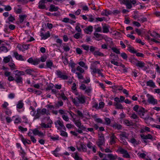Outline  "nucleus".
Wrapping results in <instances>:
<instances>
[{
  "mask_svg": "<svg viewBox=\"0 0 160 160\" xmlns=\"http://www.w3.org/2000/svg\"><path fill=\"white\" fill-rule=\"evenodd\" d=\"M77 113L78 114V115L80 117H81L82 118H83L84 117L82 113L79 110H78L77 111Z\"/></svg>",
  "mask_w": 160,
  "mask_h": 160,
  "instance_id": "60",
  "label": "nucleus"
},
{
  "mask_svg": "<svg viewBox=\"0 0 160 160\" xmlns=\"http://www.w3.org/2000/svg\"><path fill=\"white\" fill-rule=\"evenodd\" d=\"M116 138V137L114 135V134H113L112 136L110 137L111 139V144H114L116 142L115 141V139Z\"/></svg>",
  "mask_w": 160,
  "mask_h": 160,
  "instance_id": "24",
  "label": "nucleus"
},
{
  "mask_svg": "<svg viewBox=\"0 0 160 160\" xmlns=\"http://www.w3.org/2000/svg\"><path fill=\"white\" fill-rule=\"evenodd\" d=\"M9 66L11 67L12 70H14L15 69V64L13 62H10L8 64Z\"/></svg>",
  "mask_w": 160,
  "mask_h": 160,
  "instance_id": "43",
  "label": "nucleus"
},
{
  "mask_svg": "<svg viewBox=\"0 0 160 160\" xmlns=\"http://www.w3.org/2000/svg\"><path fill=\"white\" fill-rule=\"evenodd\" d=\"M73 122L75 125L78 128V129L77 131L79 133H82V131L87 132L86 130V128L83 125H82V123L80 120H76L75 118L74 119Z\"/></svg>",
  "mask_w": 160,
  "mask_h": 160,
  "instance_id": "1",
  "label": "nucleus"
},
{
  "mask_svg": "<svg viewBox=\"0 0 160 160\" xmlns=\"http://www.w3.org/2000/svg\"><path fill=\"white\" fill-rule=\"evenodd\" d=\"M93 27L92 26H89L87 28L84 29L85 32L87 34H90L92 31Z\"/></svg>",
  "mask_w": 160,
  "mask_h": 160,
  "instance_id": "15",
  "label": "nucleus"
},
{
  "mask_svg": "<svg viewBox=\"0 0 160 160\" xmlns=\"http://www.w3.org/2000/svg\"><path fill=\"white\" fill-rule=\"evenodd\" d=\"M113 127L115 128V129L119 130L121 129L122 126L120 124L115 123L113 125Z\"/></svg>",
  "mask_w": 160,
  "mask_h": 160,
  "instance_id": "37",
  "label": "nucleus"
},
{
  "mask_svg": "<svg viewBox=\"0 0 160 160\" xmlns=\"http://www.w3.org/2000/svg\"><path fill=\"white\" fill-rule=\"evenodd\" d=\"M41 126L42 128H50L52 127L51 125H49L47 124H46L44 123H42L41 124Z\"/></svg>",
  "mask_w": 160,
  "mask_h": 160,
  "instance_id": "34",
  "label": "nucleus"
},
{
  "mask_svg": "<svg viewBox=\"0 0 160 160\" xmlns=\"http://www.w3.org/2000/svg\"><path fill=\"white\" fill-rule=\"evenodd\" d=\"M141 137L143 139H152V137L151 134H148L147 135H145L144 134H141Z\"/></svg>",
  "mask_w": 160,
  "mask_h": 160,
  "instance_id": "13",
  "label": "nucleus"
},
{
  "mask_svg": "<svg viewBox=\"0 0 160 160\" xmlns=\"http://www.w3.org/2000/svg\"><path fill=\"white\" fill-rule=\"evenodd\" d=\"M140 107H139V106L138 105H136L134 106V107L133 108V110L136 111V112H138V111L139 109V108Z\"/></svg>",
  "mask_w": 160,
  "mask_h": 160,
  "instance_id": "58",
  "label": "nucleus"
},
{
  "mask_svg": "<svg viewBox=\"0 0 160 160\" xmlns=\"http://www.w3.org/2000/svg\"><path fill=\"white\" fill-rule=\"evenodd\" d=\"M46 64L47 68H51V67L53 65V63L51 60H49L46 61Z\"/></svg>",
  "mask_w": 160,
  "mask_h": 160,
  "instance_id": "22",
  "label": "nucleus"
},
{
  "mask_svg": "<svg viewBox=\"0 0 160 160\" xmlns=\"http://www.w3.org/2000/svg\"><path fill=\"white\" fill-rule=\"evenodd\" d=\"M145 63L144 62H138V63H136V65L138 67L140 68H142L144 66Z\"/></svg>",
  "mask_w": 160,
  "mask_h": 160,
  "instance_id": "33",
  "label": "nucleus"
},
{
  "mask_svg": "<svg viewBox=\"0 0 160 160\" xmlns=\"http://www.w3.org/2000/svg\"><path fill=\"white\" fill-rule=\"evenodd\" d=\"M81 73L76 72V74L77 75L79 79H83V76Z\"/></svg>",
  "mask_w": 160,
  "mask_h": 160,
  "instance_id": "51",
  "label": "nucleus"
},
{
  "mask_svg": "<svg viewBox=\"0 0 160 160\" xmlns=\"http://www.w3.org/2000/svg\"><path fill=\"white\" fill-rule=\"evenodd\" d=\"M147 96L148 98V102L149 103L153 105H155L157 104V100L155 99L152 96L148 94L147 95Z\"/></svg>",
  "mask_w": 160,
  "mask_h": 160,
  "instance_id": "3",
  "label": "nucleus"
},
{
  "mask_svg": "<svg viewBox=\"0 0 160 160\" xmlns=\"http://www.w3.org/2000/svg\"><path fill=\"white\" fill-rule=\"evenodd\" d=\"M147 112V110H145V109L144 108L140 107L139 108V109L137 112L138 113V114L140 116L141 118L144 119L145 118L144 114Z\"/></svg>",
  "mask_w": 160,
  "mask_h": 160,
  "instance_id": "5",
  "label": "nucleus"
},
{
  "mask_svg": "<svg viewBox=\"0 0 160 160\" xmlns=\"http://www.w3.org/2000/svg\"><path fill=\"white\" fill-rule=\"evenodd\" d=\"M34 135H37L39 137H43L44 136V134L41 131H39L37 128H35L33 130H31Z\"/></svg>",
  "mask_w": 160,
  "mask_h": 160,
  "instance_id": "7",
  "label": "nucleus"
},
{
  "mask_svg": "<svg viewBox=\"0 0 160 160\" xmlns=\"http://www.w3.org/2000/svg\"><path fill=\"white\" fill-rule=\"evenodd\" d=\"M8 105V104L7 102H4V103L2 105V107L6 109L7 110H8V108L7 107Z\"/></svg>",
  "mask_w": 160,
  "mask_h": 160,
  "instance_id": "48",
  "label": "nucleus"
},
{
  "mask_svg": "<svg viewBox=\"0 0 160 160\" xmlns=\"http://www.w3.org/2000/svg\"><path fill=\"white\" fill-rule=\"evenodd\" d=\"M41 36L42 37V39H46L50 37V34L48 31L45 34H44L43 32H41Z\"/></svg>",
  "mask_w": 160,
  "mask_h": 160,
  "instance_id": "10",
  "label": "nucleus"
},
{
  "mask_svg": "<svg viewBox=\"0 0 160 160\" xmlns=\"http://www.w3.org/2000/svg\"><path fill=\"white\" fill-rule=\"evenodd\" d=\"M14 54L16 59L22 61L25 60L23 58L22 56L21 55H19L17 52H14Z\"/></svg>",
  "mask_w": 160,
  "mask_h": 160,
  "instance_id": "14",
  "label": "nucleus"
},
{
  "mask_svg": "<svg viewBox=\"0 0 160 160\" xmlns=\"http://www.w3.org/2000/svg\"><path fill=\"white\" fill-rule=\"evenodd\" d=\"M123 4L125 5L128 9H131L132 7V5L129 0H123L122 1Z\"/></svg>",
  "mask_w": 160,
  "mask_h": 160,
  "instance_id": "9",
  "label": "nucleus"
},
{
  "mask_svg": "<svg viewBox=\"0 0 160 160\" xmlns=\"http://www.w3.org/2000/svg\"><path fill=\"white\" fill-rule=\"evenodd\" d=\"M40 62V60L38 58H36L35 60H33L32 63H31L34 65L38 64Z\"/></svg>",
  "mask_w": 160,
  "mask_h": 160,
  "instance_id": "31",
  "label": "nucleus"
},
{
  "mask_svg": "<svg viewBox=\"0 0 160 160\" xmlns=\"http://www.w3.org/2000/svg\"><path fill=\"white\" fill-rule=\"evenodd\" d=\"M113 105L116 107V109H122L123 108L122 105L119 103H114Z\"/></svg>",
  "mask_w": 160,
  "mask_h": 160,
  "instance_id": "20",
  "label": "nucleus"
},
{
  "mask_svg": "<svg viewBox=\"0 0 160 160\" xmlns=\"http://www.w3.org/2000/svg\"><path fill=\"white\" fill-rule=\"evenodd\" d=\"M24 104L22 101H19L17 105V108L18 109L22 108Z\"/></svg>",
  "mask_w": 160,
  "mask_h": 160,
  "instance_id": "21",
  "label": "nucleus"
},
{
  "mask_svg": "<svg viewBox=\"0 0 160 160\" xmlns=\"http://www.w3.org/2000/svg\"><path fill=\"white\" fill-rule=\"evenodd\" d=\"M98 135L99 138L98 141L97 142V144L99 147H100L101 146L104 144L105 138L104 135L102 133H98Z\"/></svg>",
  "mask_w": 160,
  "mask_h": 160,
  "instance_id": "2",
  "label": "nucleus"
},
{
  "mask_svg": "<svg viewBox=\"0 0 160 160\" xmlns=\"http://www.w3.org/2000/svg\"><path fill=\"white\" fill-rule=\"evenodd\" d=\"M38 7L39 8L42 9H44L46 8V6L43 3H42L40 1L39 3Z\"/></svg>",
  "mask_w": 160,
  "mask_h": 160,
  "instance_id": "36",
  "label": "nucleus"
},
{
  "mask_svg": "<svg viewBox=\"0 0 160 160\" xmlns=\"http://www.w3.org/2000/svg\"><path fill=\"white\" fill-rule=\"evenodd\" d=\"M78 98L79 104V103L83 104L85 103V97L82 94L80 95H79Z\"/></svg>",
  "mask_w": 160,
  "mask_h": 160,
  "instance_id": "8",
  "label": "nucleus"
},
{
  "mask_svg": "<svg viewBox=\"0 0 160 160\" xmlns=\"http://www.w3.org/2000/svg\"><path fill=\"white\" fill-rule=\"evenodd\" d=\"M47 59V57L46 56H42L40 58V62L41 61L42 62H45Z\"/></svg>",
  "mask_w": 160,
  "mask_h": 160,
  "instance_id": "49",
  "label": "nucleus"
},
{
  "mask_svg": "<svg viewBox=\"0 0 160 160\" xmlns=\"http://www.w3.org/2000/svg\"><path fill=\"white\" fill-rule=\"evenodd\" d=\"M118 151H119L121 154H124L123 156V157L127 158H130V155L128 153L127 150L120 148H118Z\"/></svg>",
  "mask_w": 160,
  "mask_h": 160,
  "instance_id": "4",
  "label": "nucleus"
},
{
  "mask_svg": "<svg viewBox=\"0 0 160 160\" xmlns=\"http://www.w3.org/2000/svg\"><path fill=\"white\" fill-rule=\"evenodd\" d=\"M58 7H56L55 5L52 4L50 6L49 11L50 12L56 11H58Z\"/></svg>",
  "mask_w": 160,
  "mask_h": 160,
  "instance_id": "16",
  "label": "nucleus"
},
{
  "mask_svg": "<svg viewBox=\"0 0 160 160\" xmlns=\"http://www.w3.org/2000/svg\"><path fill=\"white\" fill-rule=\"evenodd\" d=\"M147 86L154 88L155 87L154 83L152 80H150L146 82Z\"/></svg>",
  "mask_w": 160,
  "mask_h": 160,
  "instance_id": "17",
  "label": "nucleus"
},
{
  "mask_svg": "<svg viewBox=\"0 0 160 160\" xmlns=\"http://www.w3.org/2000/svg\"><path fill=\"white\" fill-rule=\"evenodd\" d=\"M56 74L59 78L62 79H67L68 78V76L63 74L62 72L59 70H58L56 71Z\"/></svg>",
  "mask_w": 160,
  "mask_h": 160,
  "instance_id": "6",
  "label": "nucleus"
},
{
  "mask_svg": "<svg viewBox=\"0 0 160 160\" xmlns=\"http://www.w3.org/2000/svg\"><path fill=\"white\" fill-rule=\"evenodd\" d=\"M128 50L131 53H136V51L134 49V48L133 47H132V48H131L129 49H128Z\"/></svg>",
  "mask_w": 160,
  "mask_h": 160,
  "instance_id": "50",
  "label": "nucleus"
},
{
  "mask_svg": "<svg viewBox=\"0 0 160 160\" xmlns=\"http://www.w3.org/2000/svg\"><path fill=\"white\" fill-rule=\"evenodd\" d=\"M93 54L95 56L97 55L102 57L104 56V55L103 53L100 52L98 51H95L94 52H93Z\"/></svg>",
  "mask_w": 160,
  "mask_h": 160,
  "instance_id": "32",
  "label": "nucleus"
},
{
  "mask_svg": "<svg viewBox=\"0 0 160 160\" xmlns=\"http://www.w3.org/2000/svg\"><path fill=\"white\" fill-rule=\"evenodd\" d=\"M11 59H12L11 56L10 55H8L7 57L4 58L3 61L5 63H7L10 62Z\"/></svg>",
  "mask_w": 160,
  "mask_h": 160,
  "instance_id": "19",
  "label": "nucleus"
},
{
  "mask_svg": "<svg viewBox=\"0 0 160 160\" xmlns=\"http://www.w3.org/2000/svg\"><path fill=\"white\" fill-rule=\"evenodd\" d=\"M104 106V103L103 102H100L99 103V106L98 108V109L101 108H103Z\"/></svg>",
  "mask_w": 160,
  "mask_h": 160,
  "instance_id": "64",
  "label": "nucleus"
},
{
  "mask_svg": "<svg viewBox=\"0 0 160 160\" xmlns=\"http://www.w3.org/2000/svg\"><path fill=\"white\" fill-rule=\"evenodd\" d=\"M105 121L107 123V125H109L111 123V120L109 118H105Z\"/></svg>",
  "mask_w": 160,
  "mask_h": 160,
  "instance_id": "63",
  "label": "nucleus"
},
{
  "mask_svg": "<svg viewBox=\"0 0 160 160\" xmlns=\"http://www.w3.org/2000/svg\"><path fill=\"white\" fill-rule=\"evenodd\" d=\"M105 13H102V15H104L105 16H108V15H111L112 13V12L110 11H107V10H105Z\"/></svg>",
  "mask_w": 160,
  "mask_h": 160,
  "instance_id": "29",
  "label": "nucleus"
},
{
  "mask_svg": "<svg viewBox=\"0 0 160 160\" xmlns=\"http://www.w3.org/2000/svg\"><path fill=\"white\" fill-rule=\"evenodd\" d=\"M121 56L124 59H127L128 58V56L127 54L125 52H122L121 53Z\"/></svg>",
  "mask_w": 160,
  "mask_h": 160,
  "instance_id": "47",
  "label": "nucleus"
},
{
  "mask_svg": "<svg viewBox=\"0 0 160 160\" xmlns=\"http://www.w3.org/2000/svg\"><path fill=\"white\" fill-rule=\"evenodd\" d=\"M80 145L83 151L84 152H86L87 149L86 146L82 143H81Z\"/></svg>",
  "mask_w": 160,
  "mask_h": 160,
  "instance_id": "35",
  "label": "nucleus"
},
{
  "mask_svg": "<svg viewBox=\"0 0 160 160\" xmlns=\"http://www.w3.org/2000/svg\"><path fill=\"white\" fill-rule=\"evenodd\" d=\"M19 17L20 22L22 23L23 22L24 19L26 18L27 15H20L19 16Z\"/></svg>",
  "mask_w": 160,
  "mask_h": 160,
  "instance_id": "26",
  "label": "nucleus"
},
{
  "mask_svg": "<svg viewBox=\"0 0 160 160\" xmlns=\"http://www.w3.org/2000/svg\"><path fill=\"white\" fill-rule=\"evenodd\" d=\"M124 122L128 126H132L134 125V123L133 122H130L128 120H125Z\"/></svg>",
  "mask_w": 160,
  "mask_h": 160,
  "instance_id": "28",
  "label": "nucleus"
},
{
  "mask_svg": "<svg viewBox=\"0 0 160 160\" xmlns=\"http://www.w3.org/2000/svg\"><path fill=\"white\" fill-rule=\"evenodd\" d=\"M25 72L27 74L31 75L34 77H36L35 75H33L32 74L31 69H27L25 70Z\"/></svg>",
  "mask_w": 160,
  "mask_h": 160,
  "instance_id": "40",
  "label": "nucleus"
},
{
  "mask_svg": "<svg viewBox=\"0 0 160 160\" xmlns=\"http://www.w3.org/2000/svg\"><path fill=\"white\" fill-rule=\"evenodd\" d=\"M53 85L52 84H51L49 85L48 87L46 88V90L47 91H48V90H50L51 89H52L53 87Z\"/></svg>",
  "mask_w": 160,
  "mask_h": 160,
  "instance_id": "55",
  "label": "nucleus"
},
{
  "mask_svg": "<svg viewBox=\"0 0 160 160\" xmlns=\"http://www.w3.org/2000/svg\"><path fill=\"white\" fill-rule=\"evenodd\" d=\"M138 20L140 21V22L143 23L144 22H146L147 21V19L146 18L143 17L142 18L138 19Z\"/></svg>",
  "mask_w": 160,
  "mask_h": 160,
  "instance_id": "46",
  "label": "nucleus"
},
{
  "mask_svg": "<svg viewBox=\"0 0 160 160\" xmlns=\"http://www.w3.org/2000/svg\"><path fill=\"white\" fill-rule=\"evenodd\" d=\"M144 119L146 121L149 120L150 121H154V119L152 117H150L149 116L146 117L144 118Z\"/></svg>",
  "mask_w": 160,
  "mask_h": 160,
  "instance_id": "61",
  "label": "nucleus"
},
{
  "mask_svg": "<svg viewBox=\"0 0 160 160\" xmlns=\"http://www.w3.org/2000/svg\"><path fill=\"white\" fill-rule=\"evenodd\" d=\"M15 72H17L15 74V76H21V75H23L24 74V72L23 71H19L18 70H16L14 71Z\"/></svg>",
  "mask_w": 160,
  "mask_h": 160,
  "instance_id": "27",
  "label": "nucleus"
},
{
  "mask_svg": "<svg viewBox=\"0 0 160 160\" xmlns=\"http://www.w3.org/2000/svg\"><path fill=\"white\" fill-rule=\"evenodd\" d=\"M4 10L6 11H10L12 9L11 7L9 5L5 6Z\"/></svg>",
  "mask_w": 160,
  "mask_h": 160,
  "instance_id": "53",
  "label": "nucleus"
},
{
  "mask_svg": "<svg viewBox=\"0 0 160 160\" xmlns=\"http://www.w3.org/2000/svg\"><path fill=\"white\" fill-rule=\"evenodd\" d=\"M40 113L39 112V111L37 110V113L35 116L34 119H36L37 118H38L40 117Z\"/></svg>",
  "mask_w": 160,
  "mask_h": 160,
  "instance_id": "57",
  "label": "nucleus"
},
{
  "mask_svg": "<svg viewBox=\"0 0 160 160\" xmlns=\"http://www.w3.org/2000/svg\"><path fill=\"white\" fill-rule=\"evenodd\" d=\"M88 21L89 22H92L94 21V18L92 15H88Z\"/></svg>",
  "mask_w": 160,
  "mask_h": 160,
  "instance_id": "44",
  "label": "nucleus"
},
{
  "mask_svg": "<svg viewBox=\"0 0 160 160\" xmlns=\"http://www.w3.org/2000/svg\"><path fill=\"white\" fill-rule=\"evenodd\" d=\"M103 32L104 33H107L109 32L108 28L107 26H103L102 27Z\"/></svg>",
  "mask_w": 160,
  "mask_h": 160,
  "instance_id": "42",
  "label": "nucleus"
},
{
  "mask_svg": "<svg viewBox=\"0 0 160 160\" xmlns=\"http://www.w3.org/2000/svg\"><path fill=\"white\" fill-rule=\"evenodd\" d=\"M74 156L73 157L75 160H82V158L78 155L77 153H74Z\"/></svg>",
  "mask_w": 160,
  "mask_h": 160,
  "instance_id": "38",
  "label": "nucleus"
},
{
  "mask_svg": "<svg viewBox=\"0 0 160 160\" xmlns=\"http://www.w3.org/2000/svg\"><path fill=\"white\" fill-rule=\"evenodd\" d=\"M114 65H115L117 66H118V62L115 61V60L114 59H113L110 61Z\"/></svg>",
  "mask_w": 160,
  "mask_h": 160,
  "instance_id": "56",
  "label": "nucleus"
},
{
  "mask_svg": "<svg viewBox=\"0 0 160 160\" xmlns=\"http://www.w3.org/2000/svg\"><path fill=\"white\" fill-rule=\"evenodd\" d=\"M0 50L1 51L5 52H7L8 51V49L7 48L4 46H2L0 47Z\"/></svg>",
  "mask_w": 160,
  "mask_h": 160,
  "instance_id": "41",
  "label": "nucleus"
},
{
  "mask_svg": "<svg viewBox=\"0 0 160 160\" xmlns=\"http://www.w3.org/2000/svg\"><path fill=\"white\" fill-rule=\"evenodd\" d=\"M63 104V102L62 101H58L57 103H55V109H57L58 108L62 106Z\"/></svg>",
  "mask_w": 160,
  "mask_h": 160,
  "instance_id": "18",
  "label": "nucleus"
},
{
  "mask_svg": "<svg viewBox=\"0 0 160 160\" xmlns=\"http://www.w3.org/2000/svg\"><path fill=\"white\" fill-rule=\"evenodd\" d=\"M72 99L73 102L75 105H76L79 104L78 98V97L75 98L74 99L72 98Z\"/></svg>",
  "mask_w": 160,
  "mask_h": 160,
  "instance_id": "39",
  "label": "nucleus"
},
{
  "mask_svg": "<svg viewBox=\"0 0 160 160\" xmlns=\"http://www.w3.org/2000/svg\"><path fill=\"white\" fill-rule=\"evenodd\" d=\"M150 35L155 38H157V36L158 35V33H157L155 32H153L152 33H150Z\"/></svg>",
  "mask_w": 160,
  "mask_h": 160,
  "instance_id": "62",
  "label": "nucleus"
},
{
  "mask_svg": "<svg viewBox=\"0 0 160 160\" xmlns=\"http://www.w3.org/2000/svg\"><path fill=\"white\" fill-rule=\"evenodd\" d=\"M107 157L109 160H114L117 159H118V157L117 155H114L112 154H108Z\"/></svg>",
  "mask_w": 160,
  "mask_h": 160,
  "instance_id": "11",
  "label": "nucleus"
},
{
  "mask_svg": "<svg viewBox=\"0 0 160 160\" xmlns=\"http://www.w3.org/2000/svg\"><path fill=\"white\" fill-rule=\"evenodd\" d=\"M77 71H79L80 73H83L84 72V70L81 67L78 66L77 68Z\"/></svg>",
  "mask_w": 160,
  "mask_h": 160,
  "instance_id": "59",
  "label": "nucleus"
},
{
  "mask_svg": "<svg viewBox=\"0 0 160 160\" xmlns=\"http://www.w3.org/2000/svg\"><path fill=\"white\" fill-rule=\"evenodd\" d=\"M8 20L10 22H12L15 20V18L13 17L11 14L10 15V16L8 18Z\"/></svg>",
  "mask_w": 160,
  "mask_h": 160,
  "instance_id": "52",
  "label": "nucleus"
},
{
  "mask_svg": "<svg viewBox=\"0 0 160 160\" xmlns=\"http://www.w3.org/2000/svg\"><path fill=\"white\" fill-rule=\"evenodd\" d=\"M55 124L56 126V127H57V124L59 125L61 127L64 126L63 122L62 121H60V120L57 121L55 122Z\"/></svg>",
  "mask_w": 160,
  "mask_h": 160,
  "instance_id": "25",
  "label": "nucleus"
},
{
  "mask_svg": "<svg viewBox=\"0 0 160 160\" xmlns=\"http://www.w3.org/2000/svg\"><path fill=\"white\" fill-rule=\"evenodd\" d=\"M22 78L21 76H15L14 81H16L17 83L22 84Z\"/></svg>",
  "mask_w": 160,
  "mask_h": 160,
  "instance_id": "12",
  "label": "nucleus"
},
{
  "mask_svg": "<svg viewBox=\"0 0 160 160\" xmlns=\"http://www.w3.org/2000/svg\"><path fill=\"white\" fill-rule=\"evenodd\" d=\"M60 135L63 136V137H68V134L67 132L64 131L63 130H61V134Z\"/></svg>",
  "mask_w": 160,
  "mask_h": 160,
  "instance_id": "45",
  "label": "nucleus"
},
{
  "mask_svg": "<svg viewBox=\"0 0 160 160\" xmlns=\"http://www.w3.org/2000/svg\"><path fill=\"white\" fill-rule=\"evenodd\" d=\"M110 48H111L112 50L113 51V52L116 53L117 54H120V52L119 49H118L117 48L114 47H110Z\"/></svg>",
  "mask_w": 160,
  "mask_h": 160,
  "instance_id": "30",
  "label": "nucleus"
},
{
  "mask_svg": "<svg viewBox=\"0 0 160 160\" xmlns=\"http://www.w3.org/2000/svg\"><path fill=\"white\" fill-rule=\"evenodd\" d=\"M21 140L24 145H25L26 143L28 144H30L31 143L30 140L25 139L22 136V138H21Z\"/></svg>",
  "mask_w": 160,
  "mask_h": 160,
  "instance_id": "23",
  "label": "nucleus"
},
{
  "mask_svg": "<svg viewBox=\"0 0 160 160\" xmlns=\"http://www.w3.org/2000/svg\"><path fill=\"white\" fill-rule=\"evenodd\" d=\"M82 47L85 50L88 51L89 49V46L88 45H82Z\"/></svg>",
  "mask_w": 160,
  "mask_h": 160,
  "instance_id": "54",
  "label": "nucleus"
}]
</instances>
